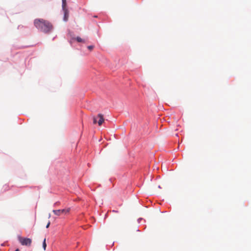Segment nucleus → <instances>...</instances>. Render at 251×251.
<instances>
[{"label": "nucleus", "mask_w": 251, "mask_h": 251, "mask_svg": "<svg viewBox=\"0 0 251 251\" xmlns=\"http://www.w3.org/2000/svg\"><path fill=\"white\" fill-rule=\"evenodd\" d=\"M18 240L21 244L23 246H30L32 240L30 238L23 237L21 236L18 237Z\"/></svg>", "instance_id": "2"}, {"label": "nucleus", "mask_w": 251, "mask_h": 251, "mask_svg": "<svg viewBox=\"0 0 251 251\" xmlns=\"http://www.w3.org/2000/svg\"><path fill=\"white\" fill-rule=\"evenodd\" d=\"M62 9H67L66 0H62Z\"/></svg>", "instance_id": "6"}, {"label": "nucleus", "mask_w": 251, "mask_h": 251, "mask_svg": "<svg viewBox=\"0 0 251 251\" xmlns=\"http://www.w3.org/2000/svg\"><path fill=\"white\" fill-rule=\"evenodd\" d=\"M50 222L49 221V222H48V223L47 224V226H46V228H48V227L50 226Z\"/></svg>", "instance_id": "11"}, {"label": "nucleus", "mask_w": 251, "mask_h": 251, "mask_svg": "<svg viewBox=\"0 0 251 251\" xmlns=\"http://www.w3.org/2000/svg\"><path fill=\"white\" fill-rule=\"evenodd\" d=\"M93 120L94 124H96L97 123V118L96 117H93Z\"/></svg>", "instance_id": "9"}, {"label": "nucleus", "mask_w": 251, "mask_h": 251, "mask_svg": "<svg viewBox=\"0 0 251 251\" xmlns=\"http://www.w3.org/2000/svg\"><path fill=\"white\" fill-rule=\"evenodd\" d=\"M46 246H47V245H46V239H44L43 243V247L44 250H46Z\"/></svg>", "instance_id": "8"}, {"label": "nucleus", "mask_w": 251, "mask_h": 251, "mask_svg": "<svg viewBox=\"0 0 251 251\" xmlns=\"http://www.w3.org/2000/svg\"><path fill=\"white\" fill-rule=\"evenodd\" d=\"M15 251H20L19 249H17L15 250Z\"/></svg>", "instance_id": "12"}, {"label": "nucleus", "mask_w": 251, "mask_h": 251, "mask_svg": "<svg viewBox=\"0 0 251 251\" xmlns=\"http://www.w3.org/2000/svg\"><path fill=\"white\" fill-rule=\"evenodd\" d=\"M76 41L78 42H83L84 40L79 37H77L76 38Z\"/></svg>", "instance_id": "7"}, {"label": "nucleus", "mask_w": 251, "mask_h": 251, "mask_svg": "<svg viewBox=\"0 0 251 251\" xmlns=\"http://www.w3.org/2000/svg\"><path fill=\"white\" fill-rule=\"evenodd\" d=\"M34 24L38 29L46 33L50 32L53 28V26L50 22L43 19H35Z\"/></svg>", "instance_id": "1"}, {"label": "nucleus", "mask_w": 251, "mask_h": 251, "mask_svg": "<svg viewBox=\"0 0 251 251\" xmlns=\"http://www.w3.org/2000/svg\"><path fill=\"white\" fill-rule=\"evenodd\" d=\"M98 117L99 118L98 123L99 126H100L104 121L103 116L101 114H99Z\"/></svg>", "instance_id": "5"}, {"label": "nucleus", "mask_w": 251, "mask_h": 251, "mask_svg": "<svg viewBox=\"0 0 251 251\" xmlns=\"http://www.w3.org/2000/svg\"><path fill=\"white\" fill-rule=\"evenodd\" d=\"M52 212H53V213L56 215H57V216H60L62 214H67L68 213H69L70 212V208H68V209H61V210H53L52 211Z\"/></svg>", "instance_id": "3"}, {"label": "nucleus", "mask_w": 251, "mask_h": 251, "mask_svg": "<svg viewBox=\"0 0 251 251\" xmlns=\"http://www.w3.org/2000/svg\"><path fill=\"white\" fill-rule=\"evenodd\" d=\"M87 48H88V49L89 50H92L94 49V46H92V45H91V46H88V47H87Z\"/></svg>", "instance_id": "10"}, {"label": "nucleus", "mask_w": 251, "mask_h": 251, "mask_svg": "<svg viewBox=\"0 0 251 251\" xmlns=\"http://www.w3.org/2000/svg\"><path fill=\"white\" fill-rule=\"evenodd\" d=\"M64 12V17L63 20L64 21L66 22L68 21L69 18V12L68 9H62Z\"/></svg>", "instance_id": "4"}]
</instances>
